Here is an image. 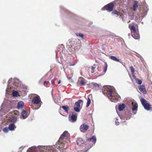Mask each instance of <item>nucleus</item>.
<instances>
[{
    "mask_svg": "<svg viewBox=\"0 0 152 152\" xmlns=\"http://www.w3.org/2000/svg\"><path fill=\"white\" fill-rule=\"evenodd\" d=\"M102 91L103 93L105 95L107 96L112 102H116L120 99V97L118 94L113 91L110 87H104Z\"/></svg>",
    "mask_w": 152,
    "mask_h": 152,
    "instance_id": "nucleus-1",
    "label": "nucleus"
},
{
    "mask_svg": "<svg viewBox=\"0 0 152 152\" xmlns=\"http://www.w3.org/2000/svg\"><path fill=\"white\" fill-rule=\"evenodd\" d=\"M69 134L67 131H65L61 135L58 142V144L59 145L58 148L60 151H63L64 146V142L65 140L67 139L69 137Z\"/></svg>",
    "mask_w": 152,
    "mask_h": 152,
    "instance_id": "nucleus-2",
    "label": "nucleus"
},
{
    "mask_svg": "<svg viewBox=\"0 0 152 152\" xmlns=\"http://www.w3.org/2000/svg\"><path fill=\"white\" fill-rule=\"evenodd\" d=\"M32 102L34 104V106H31V108L34 110L37 109L39 108L41 106V103H42L40 97L39 96L34 97L32 99Z\"/></svg>",
    "mask_w": 152,
    "mask_h": 152,
    "instance_id": "nucleus-3",
    "label": "nucleus"
},
{
    "mask_svg": "<svg viewBox=\"0 0 152 152\" xmlns=\"http://www.w3.org/2000/svg\"><path fill=\"white\" fill-rule=\"evenodd\" d=\"M129 27L131 30L132 36L135 39H139L140 36L138 31L136 29L135 26L133 25L131 26L129 24Z\"/></svg>",
    "mask_w": 152,
    "mask_h": 152,
    "instance_id": "nucleus-4",
    "label": "nucleus"
},
{
    "mask_svg": "<svg viewBox=\"0 0 152 152\" xmlns=\"http://www.w3.org/2000/svg\"><path fill=\"white\" fill-rule=\"evenodd\" d=\"M140 101L142 105L145 110H151V105L147 102V101L145 99L142 98L140 99Z\"/></svg>",
    "mask_w": 152,
    "mask_h": 152,
    "instance_id": "nucleus-5",
    "label": "nucleus"
},
{
    "mask_svg": "<svg viewBox=\"0 0 152 152\" xmlns=\"http://www.w3.org/2000/svg\"><path fill=\"white\" fill-rule=\"evenodd\" d=\"M82 102H83V101L81 99H79L77 102H75V105L76 107L74 108V110L75 111L77 112L80 111V109L81 108L80 104Z\"/></svg>",
    "mask_w": 152,
    "mask_h": 152,
    "instance_id": "nucleus-6",
    "label": "nucleus"
},
{
    "mask_svg": "<svg viewBox=\"0 0 152 152\" xmlns=\"http://www.w3.org/2000/svg\"><path fill=\"white\" fill-rule=\"evenodd\" d=\"M114 7V4L113 3H110L105 6L103 8H102V9L104 8L108 11L110 12L112 11Z\"/></svg>",
    "mask_w": 152,
    "mask_h": 152,
    "instance_id": "nucleus-7",
    "label": "nucleus"
},
{
    "mask_svg": "<svg viewBox=\"0 0 152 152\" xmlns=\"http://www.w3.org/2000/svg\"><path fill=\"white\" fill-rule=\"evenodd\" d=\"M89 126L85 123L83 124L80 126V129L81 132H85L88 129Z\"/></svg>",
    "mask_w": 152,
    "mask_h": 152,
    "instance_id": "nucleus-8",
    "label": "nucleus"
},
{
    "mask_svg": "<svg viewBox=\"0 0 152 152\" xmlns=\"http://www.w3.org/2000/svg\"><path fill=\"white\" fill-rule=\"evenodd\" d=\"M86 80L83 78L81 77L79 78L77 82V85L78 86H85L86 83Z\"/></svg>",
    "mask_w": 152,
    "mask_h": 152,
    "instance_id": "nucleus-9",
    "label": "nucleus"
},
{
    "mask_svg": "<svg viewBox=\"0 0 152 152\" xmlns=\"http://www.w3.org/2000/svg\"><path fill=\"white\" fill-rule=\"evenodd\" d=\"M77 114L75 113L74 114L73 113L71 116L69 117V121L72 122H75L77 120Z\"/></svg>",
    "mask_w": 152,
    "mask_h": 152,
    "instance_id": "nucleus-10",
    "label": "nucleus"
},
{
    "mask_svg": "<svg viewBox=\"0 0 152 152\" xmlns=\"http://www.w3.org/2000/svg\"><path fill=\"white\" fill-rule=\"evenodd\" d=\"M140 91L143 94H145L147 93L145 86L143 85L140 86L138 87Z\"/></svg>",
    "mask_w": 152,
    "mask_h": 152,
    "instance_id": "nucleus-11",
    "label": "nucleus"
},
{
    "mask_svg": "<svg viewBox=\"0 0 152 152\" xmlns=\"http://www.w3.org/2000/svg\"><path fill=\"white\" fill-rule=\"evenodd\" d=\"M138 7V1H135L132 5V8L133 10L134 11L136 10Z\"/></svg>",
    "mask_w": 152,
    "mask_h": 152,
    "instance_id": "nucleus-12",
    "label": "nucleus"
},
{
    "mask_svg": "<svg viewBox=\"0 0 152 152\" xmlns=\"http://www.w3.org/2000/svg\"><path fill=\"white\" fill-rule=\"evenodd\" d=\"M132 110L133 111H137V110L138 104L136 103H134L133 102L132 103Z\"/></svg>",
    "mask_w": 152,
    "mask_h": 152,
    "instance_id": "nucleus-13",
    "label": "nucleus"
},
{
    "mask_svg": "<svg viewBox=\"0 0 152 152\" xmlns=\"http://www.w3.org/2000/svg\"><path fill=\"white\" fill-rule=\"evenodd\" d=\"M84 141L81 138H78L77 140V143L78 145L80 146L84 143Z\"/></svg>",
    "mask_w": 152,
    "mask_h": 152,
    "instance_id": "nucleus-14",
    "label": "nucleus"
},
{
    "mask_svg": "<svg viewBox=\"0 0 152 152\" xmlns=\"http://www.w3.org/2000/svg\"><path fill=\"white\" fill-rule=\"evenodd\" d=\"M87 140L89 142L92 141L94 144H95L96 141V138L95 136H93L91 138H88Z\"/></svg>",
    "mask_w": 152,
    "mask_h": 152,
    "instance_id": "nucleus-15",
    "label": "nucleus"
},
{
    "mask_svg": "<svg viewBox=\"0 0 152 152\" xmlns=\"http://www.w3.org/2000/svg\"><path fill=\"white\" fill-rule=\"evenodd\" d=\"M22 116L23 117V119L26 118L28 116V114H27V111L24 110H23L21 112Z\"/></svg>",
    "mask_w": 152,
    "mask_h": 152,
    "instance_id": "nucleus-16",
    "label": "nucleus"
},
{
    "mask_svg": "<svg viewBox=\"0 0 152 152\" xmlns=\"http://www.w3.org/2000/svg\"><path fill=\"white\" fill-rule=\"evenodd\" d=\"M17 108L18 109H22L24 106V103L22 101H19L17 104Z\"/></svg>",
    "mask_w": 152,
    "mask_h": 152,
    "instance_id": "nucleus-17",
    "label": "nucleus"
},
{
    "mask_svg": "<svg viewBox=\"0 0 152 152\" xmlns=\"http://www.w3.org/2000/svg\"><path fill=\"white\" fill-rule=\"evenodd\" d=\"M9 129L11 131H12L16 128V127L14 124L11 123L9 126Z\"/></svg>",
    "mask_w": 152,
    "mask_h": 152,
    "instance_id": "nucleus-18",
    "label": "nucleus"
},
{
    "mask_svg": "<svg viewBox=\"0 0 152 152\" xmlns=\"http://www.w3.org/2000/svg\"><path fill=\"white\" fill-rule=\"evenodd\" d=\"M17 120V118L16 117H12L8 121L9 122H11L14 124L15 122Z\"/></svg>",
    "mask_w": 152,
    "mask_h": 152,
    "instance_id": "nucleus-19",
    "label": "nucleus"
},
{
    "mask_svg": "<svg viewBox=\"0 0 152 152\" xmlns=\"http://www.w3.org/2000/svg\"><path fill=\"white\" fill-rule=\"evenodd\" d=\"M93 85V88L95 89H99V85L96 83H92Z\"/></svg>",
    "mask_w": 152,
    "mask_h": 152,
    "instance_id": "nucleus-20",
    "label": "nucleus"
},
{
    "mask_svg": "<svg viewBox=\"0 0 152 152\" xmlns=\"http://www.w3.org/2000/svg\"><path fill=\"white\" fill-rule=\"evenodd\" d=\"M125 107V105L123 103L122 104H120L118 105V109L119 111L122 110Z\"/></svg>",
    "mask_w": 152,
    "mask_h": 152,
    "instance_id": "nucleus-21",
    "label": "nucleus"
},
{
    "mask_svg": "<svg viewBox=\"0 0 152 152\" xmlns=\"http://www.w3.org/2000/svg\"><path fill=\"white\" fill-rule=\"evenodd\" d=\"M110 59H112L114 61L118 62H120L119 59L117 58H116V57L115 56H110Z\"/></svg>",
    "mask_w": 152,
    "mask_h": 152,
    "instance_id": "nucleus-22",
    "label": "nucleus"
},
{
    "mask_svg": "<svg viewBox=\"0 0 152 152\" xmlns=\"http://www.w3.org/2000/svg\"><path fill=\"white\" fill-rule=\"evenodd\" d=\"M61 107L67 113H68V110L69 109V107L67 106H63Z\"/></svg>",
    "mask_w": 152,
    "mask_h": 152,
    "instance_id": "nucleus-23",
    "label": "nucleus"
},
{
    "mask_svg": "<svg viewBox=\"0 0 152 152\" xmlns=\"http://www.w3.org/2000/svg\"><path fill=\"white\" fill-rule=\"evenodd\" d=\"M91 99L89 97V96H88L87 101V104L86 105V107H88L90 105L91 103Z\"/></svg>",
    "mask_w": 152,
    "mask_h": 152,
    "instance_id": "nucleus-24",
    "label": "nucleus"
},
{
    "mask_svg": "<svg viewBox=\"0 0 152 152\" xmlns=\"http://www.w3.org/2000/svg\"><path fill=\"white\" fill-rule=\"evenodd\" d=\"M12 95L13 96L17 97L18 95V92L15 91H14L12 93Z\"/></svg>",
    "mask_w": 152,
    "mask_h": 152,
    "instance_id": "nucleus-25",
    "label": "nucleus"
},
{
    "mask_svg": "<svg viewBox=\"0 0 152 152\" xmlns=\"http://www.w3.org/2000/svg\"><path fill=\"white\" fill-rule=\"evenodd\" d=\"M112 15H119V12L117 10H115L113 11L112 12Z\"/></svg>",
    "mask_w": 152,
    "mask_h": 152,
    "instance_id": "nucleus-26",
    "label": "nucleus"
},
{
    "mask_svg": "<svg viewBox=\"0 0 152 152\" xmlns=\"http://www.w3.org/2000/svg\"><path fill=\"white\" fill-rule=\"evenodd\" d=\"M107 65L106 62H105L104 64V68L103 69L104 72L105 73L107 70Z\"/></svg>",
    "mask_w": 152,
    "mask_h": 152,
    "instance_id": "nucleus-27",
    "label": "nucleus"
},
{
    "mask_svg": "<svg viewBox=\"0 0 152 152\" xmlns=\"http://www.w3.org/2000/svg\"><path fill=\"white\" fill-rule=\"evenodd\" d=\"M130 69L131 71L132 74H133L135 72V70L133 66H131L130 67Z\"/></svg>",
    "mask_w": 152,
    "mask_h": 152,
    "instance_id": "nucleus-28",
    "label": "nucleus"
},
{
    "mask_svg": "<svg viewBox=\"0 0 152 152\" xmlns=\"http://www.w3.org/2000/svg\"><path fill=\"white\" fill-rule=\"evenodd\" d=\"M9 130V127H6L3 129V131L5 133H7L8 132Z\"/></svg>",
    "mask_w": 152,
    "mask_h": 152,
    "instance_id": "nucleus-29",
    "label": "nucleus"
},
{
    "mask_svg": "<svg viewBox=\"0 0 152 152\" xmlns=\"http://www.w3.org/2000/svg\"><path fill=\"white\" fill-rule=\"evenodd\" d=\"M136 83L140 85V84H141L142 83V81L141 80H139V79H137L136 80Z\"/></svg>",
    "mask_w": 152,
    "mask_h": 152,
    "instance_id": "nucleus-30",
    "label": "nucleus"
},
{
    "mask_svg": "<svg viewBox=\"0 0 152 152\" xmlns=\"http://www.w3.org/2000/svg\"><path fill=\"white\" fill-rule=\"evenodd\" d=\"M48 152H57V151L55 149L50 148L48 149Z\"/></svg>",
    "mask_w": 152,
    "mask_h": 152,
    "instance_id": "nucleus-31",
    "label": "nucleus"
},
{
    "mask_svg": "<svg viewBox=\"0 0 152 152\" xmlns=\"http://www.w3.org/2000/svg\"><path fill=\"white\" fill-rule=\"evenodd\" d=\"M76 35L77 36H79V37H81L83 39V34H80V33H79V34L77 33L76 34Z\"/></svg>",
    "mask_w": 152,
    "mask_h": 152,
    "instance_id": "nucleus-32",
    "label": "nucleus"
},
{
    "mask_svg": "<svg viewBox=\"0 0 152 152\" xmlns=\"http://www.w3.org/2000/svg\"><path fill=\"white\" fill-rule=\"evenodd\" d=\"M49 82L48 81H45L44 82V86H46L48 85L49 83Z\"/></svg>",
    "mask_w": 152,
    "mask_h": 152,
    "instance_id": "nucleus-33",
    "label": "nucleus"
},
{
    "mask_svg": "<svg viewBox=\"0 0 152 152\" xmlns=\"http://www.w3.org/2000/svg\"><path fill=\"white\" fill-rule=\"evenodd\" d=\"M115 124L117 125H118L119 124V123L118 121V120L117 118H116V120L115 121Z\"/></svg>",
    "mask_w": 152,
    "mask_h": 152,
    "instance_id": "nucleus-34",
    "label": "nucleus"
},
{
    "mask_svg": "<svg viewBox=\"0 0 152 152\" xmlns=\"http://www.w3.org/2000/svg\"><path fill=\"white\" fill-rule=\"evenodd\" d=\"M94 68L93 67H91V73H94Z\"/></svg>",
    "mask_w": 152,
    "mask_h": 152,
    "instance_id": "nucleus-35",
    "label": "nucleus"
},
{
    "mask_svg": "<svg viewBox=\"0 0 152 152\" xmlns=\"http://www.w3.org/2000/svg\"><path fill=\"white\" fill-rule=\"evenodd\" d=\"M51 83L53 85H54L55 84V82L53 80H51Z\"/></svg>",
    "mask_w": 152,
    "mask_h": 152,
    "instance_id": "nucleus-36",
    "label": "nucleus"
},
{
    "mask_svg": "<svg viewBox=\"0 0 152 152\" xmlns=\"http://www.w3.org/2000/svg\"><path fill=\"white\" fill-rule=\"evenodd\" d=\"M123 16V14L122 13L120 14V17H122Z\"/></svg>",
    "mask_w": 152,
    "mask_h": 152,
    "instance_id": "nucleus-37",
    "label": "nucleus"
},
{
    "mask_svg": "<svg viewBox=\"0 0 152 152\" xmlns=\"http://www.w3.org/2000/svg\"><path fill=\"white\" fill-rule=\"evenodd\" d=\"M61 80H59L58 83V84H60L61 83Z\"/></svg>",
    "mask_w": 152,
    "mask_h": 152,
    "instance_id": "nucleus-38",
    "label": "nucleus"
},
{
    "mask_svg": "<svg viewBox=\"0 0 152 152\" xmlns=\"http://www.w3.org/2000/svg\"><path fill=\"white\" fill-rule=\"evenodd\" d=\"M16 112H17V113H15V114L16 115H17V114L19 113H18L17 111H16Z\"/></svg>",
    "mask_w": 152,
    "mask_h": 152,
    "instance_id": "nucleus-39",
    "label": "nucleus"
}]
</instances>
